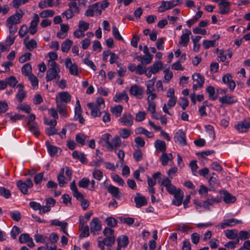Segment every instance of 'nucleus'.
Returning <instances> with one entry per match:
<instances>
[{"instance_id": "nucleus-47", "label": "nucleus", "mask_w": 250, "mask_h": 250, "mask_svg": "<svg viewBox=\"0 0 250 250\" xmlns=\"http://www.w3.org/2000/svg\"><path fill=\"white\" fill-rule=\"evenodd\" d=\"M0 195L6 199H9L11 196V193L9 189L1 187H0Z\"/></svg>"}, {"instance_id": "nucleus-40", "label": "nucleus", "mask_w": 250, "mask_h": 250, "mask_svg": "<svg viewBox=\"0 0 250 250\" xmlns=\"http://www.w3.org/2000/svg\"><path fill=\"white\" fill-rule=\"evenodd\" d=\"M54 5L53 0H43L39 2L38 6L41 9L52 7Z\"/></svg>"}, {"instance_id": "nucleus-6", "label": "nucleus", "mask_w": 250, "mask_h": 250, "mask_svg": "<svg viewBox=\"0 0 250 250\" xmlns=\"http://www.w3.org/2000/svg\"><path fill=\"white\" fill-rule=\"evenodd\" d=\"M17 186L23 194H28V189L33 187V183L31 179H27L24 182L19 180L17 182Z\"/></svg>"}, {"instance_id": "nucleus-46", "label": "nucleus", "mask_w": 250, "mask_h": 250, "mask_svg": "<svg viewBox=\"0 0 250 250\" xmlns=\"http://www.w3.org/2000/svg\"><path fill=\"white\" fill-rule=\"evenodd\" d=\"M206 91L208 94L209 99L215 100L217 98V96L215 94V89L213 86H209L207 87Z\"/></svg>"}, {"instance_id": "nucleus-35", "label": "nucleus", "mask_w": 250, "mask_h": 250, "mask_svg": "<svg viewBox=\"0 0 250 250\" xmlns=\"http://www.w3.org/2000/svg\"><path fill=\"white\" fill-rule=\"evenodd\" d=\"M173 159V156L171 153H163L161 155L160 160L162 161V164L163 166H165L168 164L169 161L172 160Z\"/></svg>"}, {"instance_id": "nucleus-30", "label": "nucleus", "mask_w": 250, "mask_h": 250, "mask_svg": "<svg viewBox=\"0 0 250 250\" xmlns=\"http://www.w3.org/2000/svg\"><path fill=\"white\" fill-rule=\"evenodd\" d=\"M64 168H62L61 169L59 174L57 176V180L59 185L61 187H63L68 182V179L66 178L64 175Z\"/></svg>"}, {"instance_id": "nucleus-53", "label": "nucleus", "mask_w": 250, "mask_h": 250, "mask_svg": "<svg viewBox=\"0 0 250 250\" xmlns=\"http://www.w3.org/2000/svg\"><path fill=\"white\" fill-rule=\"evenodd\" d=\"M28 79L31 82L32 85L33 87L36 88L38 87V80L37 78L33 74H30L28 76Z\"/></svg>"}, {"instance_id": "nucleus-25", "label": "nucleus", "mask_w": 250, "mask_h": 250, "mask_svg": "<svg viewBox=\"0 0 250 250\" xmlns=\"http://www.w3.org/2000/svg\"><path fill=\"white\" fill-rule=\"evenodd\" d=\"M176 102H177V98H170L169 99V100L168 101L167 104H164V105L163 106V107H162L163 111L165 113H166L170 116H172V114L170 112H169L168 108L174 107L176 104Z\"/></svg>"}, {"instance_id": "nucleus-50", "label": "nucleus", "mask_w": 250, "mask_h": 250, "mask_svg": "<svg viewBox=\"0 0 250 250\" xmlns=\"http://www.w3.org/2000/svg\"><path fill=\"white\" fill-rule=\"evenodd\" d=\"M112 35L115 39L118 41H123L124 40L118 29L115 26H112Z\"/></svg>"}, {"instance_id": "nucleus-27", "label": "nucleus", "mask_w": 250, "mask_h": 250, "mask_svg": "<svg viewBox=\"0 0 250 250\" xmlns=\"http://www.w3.org/2000/svg\"><path fill=\"white\" fill-rule=\"evenodd\" d=\"M230 3L226 0H224L220 3L218 4V7L220 9L219 13L224 15L228 13L229 11Z\"/></svg>"}, {"instance_id": "nucleus-59", "label": "nucleus", "mask_w": 250, "mask_h": 250, "mask_svg": "<svg viewBox=\"0 0 250 250\" xmlns=\"http://www.w3.org/2000/svg\"><path fill=\"white\" fill-rule=\"evenodd\" d=\"M29 235L27 233L21 234L19 237V241L21 244H25L30 240Z\"/></svg>"}, {"instance_id": "nucleus-2", "label": "nucleus", "mask_w": 250, "mask_h": 250, "mask_svg": "<svg viewBox=\"0 0 250 250\" xmlns=\"http://www.w3.org/2000/svg\"><path fill=\"white\" fill-rule=\"evenodd\" d=\"M101 141L104 142V146L109 151L116 149L122 144V141L120 137L116 135L112 138L111 135L107 133L102 135Z\"/></svg>"}, {"instance_id": "nucleus-8", "label": "nucleus", "mask_w": 250, "mask_h": 250, "mask_svg": "<svg viewBox=\"0 0 250 250\" xmlns=\"http://www.w3.org/2000/svg\"><path fill=\"white\" fill-rule=\"evenodd\" d=\"M129 93L138 99H142L144 95V89L143 87L135 84L130 86Z\"/></svg>"}, {"instance_id": "nucleus-45", "label": "nucleus", "mask_w": 250, "mask_h": 250, "mask_svg": "<svg viewBox=\"0 0 250 250\" xmlns=\"http://www.w3.org/2000/svg\"><path fill=\"white\" fill-rule=\"evenodd\" d=\"M226 236L229 239H234L238 236L237 230L236 229L226 230L225 231Z\"/></svg>"}, {"instance_id": "nucleus-62", "label": "nucleus", "mask_w": 250, "mask_h": 250, "mask_svg": "<svg viewBox=\"0 0 250 250\" xmlns=\"http://www.w3.org/2000/svg\"><path fill=\"white\" fill-rule=\"evenodd\" d=\"M93 177L96 180L100 181L103 177V173L99 169H95L92 173Z\"/></svg>"}, {"instance_id": "nucleus-54", "label": "nucleus", "mask_w": 250, "mask_h": 250, "mask_svg": "<svg viewBox=\"0 0 250 250\" xmlns=\"http://www.w3.org/2000/svg\"><path fill=\"white\" fill-rule=\"evenodd\" d=\"M54 15V11L52 10H43L40 14L42 18L52 17Z\"/></svg>"}, {"instance_id": "nucleus-24", "label": "nucleus", "mask_w": 250, "mask_h": 250, "mask_svg": "<svg viewBox=\"0 0 250 250\" xmlns=\"http://www.w3.org/2000/svg\"><path fill=\"white\" fill-rule=\"evenodd\" d=\"M82 109L79 100L76 102V106L75 108V116L74 118L76 120H79L80 124H83L85 121L84 119L82 116Z\"/></svg>"}, {"instance_id": "nucleus-14", "label": "nucleus", "mask_w": 250, "mask_h": 250, "mask_svg": "<svg viewBox=\"0 0 250 250\" xmlns=\"http://www.w3.org/2000/svg\"><path fill=\"white\" fill-rule=\"evenodd\" d=\"M250 127V119L245 120L235 125L234 128L240 133L247 132Z\"/></svg>"}, {"instance_id": "nucleus-11", "label": "nucleus", "mask_w": 250, "mask_h": 250, "mask_svg": "<svg viewBox=\"0 0 250 250\" xmlns=\"http://www.w3.org/2000/svg\"><path fill=\"white\" fill-rule=\"evenodd\" d=\"M222 80L224 84L227 85L230 91L232 92L234 91L236 87V84L234 81L232 80V76L230 74L227 73L224 75L222 77Z\"/></svg>"}, {"instance_id": "nucleus-55", "label": "nucleus", "mask_w": 250, "mask_h": 250, "mask_svg": "<svg viewBox=\"0 0 250 250\" xmlns=\"http://www.w3.org/2000/svg\"><path fill=\"white\" fill-rule=\"evenodd\" d=\"M5 79L7 84L12 87H15L18 83V81L17 80L16 78L13 76H11L9 78H7Z\"/></svg>"}, {"instance_id": "nucleus-57", "label": "nucleus", "mask_w": 250, "mask_h": 250, "mask_svg": "<svg viewBox=\"0 0 250 250\" xmlns=\"http://www.w3.org/2000/svg\"><path fill=\"white\" fill-rule=\"evenodd\" d=\"M250 238V234L248 231L241 230L239 232L238 238L239 240H245Z\"/></svg>"}, {"instance_id": "nucleus-61", "label": "nucleus", "mask_w": 250, "mask_h": 250, "mask_svg": "<svg viewBox=\"0 0 250 250\" xmlns=\"http://www.w3.org/2000/svg\"><path fill=\"white\" fill-rule=\"evenodd\" d=\"M165 74L164 75V81L167 83H168L173 77V73L171 71L169 70H165L164 71Z\"/></svg>"}, {"instance_id": "nucleus-60", "label": "nucleus", "mask_w": 250, "mask_h": 250, "mask_svg": "<svg viewBox=\"0 0 250 250\" xmlns=\"http://www.w3.org/2000/svg\"><path fill=\"white\" fill-rule=\"evenodd\" d=\"M205 129L206 132L208 134L209 137L214 139L215 138V133L213 127L211 125H207L205 126Z\"/></svg>"}, {"instance_id": "nucleus-31", "label": "nucleus", "mask_w": 250, "mask_h": 250, "mask_svg": "<svg viewBox=\"0 0 250 250\" xmlns=\"http://www.w3.org/2000/svg\"><path fill=\"white\" fill-rule=\"evenodd\" d=\"M154 146L157 150L162 152V153L165 152L167 148L166 143L161 140H157L155 142Z\"/></svg>"}, {"instance_id": "nucleus-36", "label": "nucleus", "mask_w": 250, "mask_h": 250, "mask_svg": "<svg viewBox=\"0 0 250 250\" xmlns=\"http://www.w3.org/2000/svg\"><path fill=\"white\" fill-rule=\"evenodd\" d=\"M163 66V64L162 62L157 61L154 62L152 65L150 66L148 69H151L153 74H155L161 70Z\"/></svg>"}, {"instance_id": "nucleus-34", "label": "nucleus", "mask_w": 250, "mask_h": 250, "mask_svg": "<svg viewBox=\"0 0 250 250\" xmlns=\"http://www.w3.org/2000/svg\"><path fill=\"white\" fill-rule=\"evenodd\" d=\"M57 108L59 113L63 116L66 117L68 116L66 112V104H61L60 102L56 104Z\"/></svg>"}, {"instance_id": "nucleus-32", "label": "nucleus", "mask_w": 250, "mask_h": 250, "mask_svg": "<svg viewBox=\"0 0 250 250\" xmlns=\"http://www.w3.org/2000/svg\"><path fill=\"white\" fill-rule=\"evenodd\" d=\"M220 200L217 198H214L212 196H208L207 200L203 203V206L206 208H209V207L212 206L215 203H219Z\"/></svg>"}, {"instance_id": "nucleus-15", "label": "nucleus", "mask_w": 250, "mask_h": 250, "mask_svg": "<svg viewBox=\"0 0 250 250\" xmlns=\"http://www.w3.org/2000/svg\"><path fill=\"white\" fill-rule=\"evenodd\" d=\"M102 229L101 221L98 218H94L90 222V231L94 235L98 234V232Z\"/></svg>"}, {"instance_id": "nucleus-26", "label": "nucleus", "mask_w": 250, "mask_h": 250, "mask_svg": "<svg viewBox=\"0 0 250 250\" xmlns=\"http://www.w3.org/2000/svg\"><path fill=\"white\" fill-rule=\"evenodd\" d=\"M134 202L137 208L145 206L147 201L145 196H141L140 193H137L134 197Z\"/></svg>"}, {"instance_id": "nucleus-16", "label": "nucleus", "mask_w": 250, "mask_h": 250, "mask_svg": "<svg viewBox=\"0 0 250 250\" xmlns=\"http://www.w3.org/2000/svg\"><path fill=\"white\" fill-rule=\"evenodd\" d=\"M174 140L175 143L181 146H185L187 145L186 135L182 129L178 130L175 133Z\"/></svg>"}, {"instance_id": "nucleus-17", "label": "nucleus", "mask_w": 250, "mask_h": 250, "mask_svg": "<svg viewBox=\"0 0 250 250\" xmlns=\"http://www.w3.org/2000/svg\"><path fill=\"white\" fill-rule=\"evenodd\" d=\"M219 101L223 104L231 105L236 103L238 100L235 96L227 94L225 95L224 96L220 97Z\"/></svg>"}, {"instance_id": "nucleus-52", "label": "nucleus", "mask_w": 250, "mask_h": 250, "mask_svg": "<svg viewBox=\"0 0 250 250\" xmlns=\"http://www.w3.org/2000/svg\"><path fill=\"white\" fill-rule=\"evenodd\" d=\"M119 135L123 139L127 138L131 134V131L129 129L126 128H122L119 131Z\"/></svg>"}, {"instance_id": "nucleus-42", "label": "nucleus", "mask_w": 250, "mask_h": 250, "mask_svg": "<svg viewBox=\"0 0 250 250\" xmlns=\"http://www.w3.org/2000/svg\"><path fill=\"white\" fill-rule=\"evenodd\" d=\"M123 110V107L121 105H117L113 107H111L110 111L116 117L120 116Z\"/></svg>"}, {"instance_id": "nucleus-12", "label": "nucleus", "mask_w": 250, "mask_h": 250, "mask_svg": "<svg viewBox=\"0 0 250 250\" xmlns=\"http://www.w3.org/2000/svg\"><path fill=\"white\" fill-rule=\"evenodd\" d=\"M192 79L195 83L193 85V89L195 91L198 88L203 86L205 81L204 77L199 73H195L192 75Z\"/></svg>"}, {"instance_id": "nucleus-1", "label": "nucleus", "mask_w": 250, "mask_h": 250, "mask_svg": "<svg viewBox=\"0 0 250 250\" xmlns=\"http://www.w3.org/2000/svg\"><path fill=\"white\" fill-rule=\"evenodd\" d=\"M161 185L165 187L167 191L170 194L174 195L172 204L176 206H179L182 203L184 197V192L180 188H177L171 184L170 180L168 178L163 179Z\"/></svg>"}, {"instance_id": "nucleus-56", "label": "nucleus", "mask_w": 250, "mask_h": 250, "mask_svg": "<svg viewBox=\"0 0 250 250\" xmlns=\"http://www.w3.org/2000/svg\"><path fill=\"white\" fill-rule=\"evenodd\" d=\"M90 180L87 178H82L79 182L78 185L80 188H87L89 185Z\"/></svg>"}, {"instance_id": "nucleus-19", "label": "nucleus", "mask_w": 250, "mask_h": 250, "mask_svg": "<svg viewBox=\"0 0 250 250\" xmlns=\"http://www.w3.org/2000/svg\"><path fill=\"white\" fill-rule=\"evenodd\" d=\"M119 122L123 125L130 126L133 123L132 116L129 113H125L119 119Z\"/></svg>"}, {"instance_id": "nucleus-3", "label": "nucleus", "mask_w": 250, "mask_h": 250, "mask_svg": "<svg viewBox=\"0 0 250 250\" xmlns=\"http://www.w3.org/2000/svg\"><path fill=\"white\" fill-rule=\"evenodd\" d=\"M49 68L46 72V82L51 81L54 80H59L60 78V65L55 62H51L50 65H48Z\"/></svg>"}, {"instance_id": "nucleus-10", "label": "nucleus", "mask_w": 250, "mask_h": 250, "mask_svg": "<svg viewBox=\"0 0 250 250\" xmlns=\"http://www.w3.org/2000/svg\"><path fill=\"white\" fill-rule=\"evenodd\" d=\"M23 15V12L21 10H19L18 11L8 18L6 21V24H15L20 23L21 19Z\"/></svg>"}, {"instance_id": "nucleus-5", "label": "nucleus", "mask_w": 250, "mask_h": 250, "mask_svg": "<svg viewBox=\"0 0 250 250\" xmlns=\"http://www.w3.org/2000/svg\"><path fill=\"white\" fill-rule=\"evenodd\" d=\"M115 237L114 236H110L106 237L104 238L98 237L97 239L98 246L100 248L101 250H105V246L107 247L112 246L115 243Z\"/></svg>"}, {"instance_id": "nucleus-64", "label": "nucleus", "mask_w": 250, "mask_h": 250, "mask_svg": "<svg viewBox=\"0 0 250 250\" xmlns=\"http://www.w3.org/2000/svg\"><path fill=\"white\" fill-rule=\"evenodd\" d=\"M32 56L31 53H26L22 55H21L19 59L20 62L23 63L27 61H29L30 60L31 57Z\"/></svg>"}, {"instance_id": "nucleus-7", "label": "nucleus", "mask_w": 250, "mask_h": 250, "mask_svg": "<svg viewBox=\"0 0 250 250\" xmlns=\"http://www.w3.org/2000/svg\"><path fill=\"white\" fill-rule=\"evenodd\" d=\"M180 3V1L179 0L162 1L160 6L158 8V11L159 13H163L179 5Z\"/></svg>"}, {"instance_id": "nucleus-20", "label": "nucleus", "mask_w": 250, "mask_h": 250, "mask_svg": "<svg viewBox=\"0 0 250 250\" xmlns=\"http://www.w3.org/2000/svg\"><path fill=\"white\" fill-rule=\"evenodd\" d=\"M191 34V32L190 30L185 29L183 31L179 44L183 46L187 47L189 41V36Z\"/></svg>"}, {"instance_id": "nucleus-44", "label": "nucleus", "mask_w": 250, "mask_h": 250, "mask_svg": "<svg viewBox=\"0 0 250 250\" xmlns=\"http://www.w3.org/2000/svg\"><path fill=\"white\" fill-rule=\"evenodd\" d=\"M88 139V137L82 133H79L76 136V141L82 146L85 145V141Z\"/></svg>"}, {"instance_id": "nucleus-13", "label": "nucleus", "mask_w": 250, "mask_h": 250, "mask_svg": "<svg viewBox=\"0 0 250 250\" xmlns=\"http://www.w3.org/2000/svg\"><path fill=\"white\" fill-rule=\"evenodd\" d=\"M71 97L67 91L61 92L58 93L56 98V104L60 102L61 104H66L71 101Z\"/></svg>"}, {"instance_id": "nucleus-18", "label": "nucleus", "mask_w": 250, "mask_h": 250, "mask_svg": "<svg viewBox=\"0 0 250 250\" xmlns=\"http://www.w3.org/2000/svg\"><path fill=\"white\" fill-rule=\"evenodd\" d=\"M40 21V18L38 14H34L33 19L30 22L28 30L30 34L34 35L37 31V26Z\"/></svg>"}, {"instance_id": "nucleus-22", "label": "nucleus", "mask_w": 250, "mask_h": 250, "mask_svg": "<svg viewBox=\"0 0 250 250\" xmlns=\"http://www.w3.org/2000/svg\"><path fill=\"white\" fill-rule=\"evenodd\" d=\"M87 107L90 110V114L93 117L96 118L101 116L102 112L100 110L101 108L98 107L96 104L89 103L87 104Z\"/></svg>"}, {"instance_id": "nucleus-4", "label": "nucleus", "mask_w": 250, "mask_h": 250, "mask_svg": "<svg viewBox=\"0 0 250 250\" xmlns=\"http://www.w3.org/2000/svg\"><path fill=\"white\" fill-rule=\"evenodd\" d=\"M156 78H153L146 82V94L147 96L146 101L147 103L153 102L152 101L157 98V94L154 92V84L156 82Z\"/></svg>"}, {"instance_id": "nucleus-51", "label": "nucleus", "mask_w": 250, "mask_h": 250, "mask_svg": "<svg viewBox=\"0 0 250 250\" xmlns=\"http://www.w3.org/2000/svg\"><path fill=\"white\" fill-rule=\"evenodd\" d=\"M89 24L83 21H80L78 24V29L84 33L89 28Z\"/></svg>"}, {"instance_id": "nucleus-9", "label": "nucleus", "mask_w": 250, "mask_h": 250, "mask_svg": "<svg viewBox=\"0 0 250 250\" xmlns=\"http://www.w3.org/2000/svg\"><path fill=\"white\" fill-rule=\"evenodd\" d=\"M64 65L66 68L69 69L70 74L74 76L79 75V68L75 63H73L71 58H67L64 60Z\"/></svg>"}, {"instance_id": "nucleus-37", "label": "nucleus", "mask_w": 250, "mask_h": 250, "mask_svg": "<svg viewBox=\"0 0 250 250\" xmlns=\"http://www.w3.org/2000/svg\"><path fill=\"white\" fill-rule=\"evenodd\" d=\"M29 130L31 131L34 136L36 137L39 136L40 134L39 127L38 125L36 123H32V124L29 125Z\"/></svg>"}, {"instance_id": "nucleus-33", "label": "nucleus", "mask_w": 250, "mask_h": 250, "mask_svg": "<svg viewBox=\"0 0 250 250\" xmlns=\"http://www.w3.org/2000/svg\"><path fill=\"white\" fill-rule=\"evenodd\" d=\"M118 250L122 247L127 246L128 244V237L125 235H122L118 238Z\"/></svg>"}, {"instance_id": "nucleus-21", "label": "nucleus", "mask_w": 250, "mask_h": 250, "mask_svg": "<svg viewBox=\"0 0 250 250\" xmlns=\"http://www.w3.org/2000/svg\"><path fill=\"white\" fill-rule=\"evenodd\" d=\"M242 223V221L240 220L231 218L224 220L223 222L220 223L218 226L220 227L221 229H225L227 227H232L236 224Z\"/></svg>"}, {"instance_id": "nucleus-58", "label": "nucleus", "mask_w": 250, "mask_h": 250, "mask_svg": "<svg viewBox=\"0 0 250 250\" xmlns=\"http://www.w3.org/2000/svg\"><path fill=\"white\" fill-rule=\"evenodd\" d=\"M10 216L15 221H19L21 219V213L17 210L12 211L10 213Z\"/></svg>"}, {"instance_id": "nucleus-41", "label": "nucleus", "mask_w": 250, "mask_h": 250, "mask_svg": "<svg viewBox=\"0 0 250 250\" xmlns=\"http://www.w3.org/2000/svg\"><path fill=\"white\" fill-rule=\"evenodd\" d=\"M128 99L129 97L125 92L117 93L114 97V101L116 102H119L123 100L127 102Z\"/></svg>"}, {"instance_id": "nucleus-63", "label": "nucleus", "mask_w": 250, "mask_h": 250, "mask_svg": "<svg viewBox=\"0 0 250 250\" xmlns=\"http://www.w3.org/2000/svg\"><path fill=\"white\" fill-rule=\"evenodd\" d=\"M20 233V228L16 226H14L10 232L11 236L13 239H16Z\"/></svg>"}, {"instance_id": "nucleus-23", "label": "nucleus", "mask_w": 250, "mask_h": 250, "mask_svg": "<svg viewBox=\"0 0 250 250\" xmlns=\"http://www.w3.org/2000/svg\"><path fill=\"white\" fill-rule=\"evenodd\" d=\"M220 194L223 201L227 204L233 203L236 201V197L226 190L221 191Z\"/></svg>"}, {"instance_id": "nucleus-43", "label": "nucleus", "mask_w": 250, "mask_h": 250, "mask_svg": "<svg viewBox=\"0 0 250 250\" xmlns=\"http://www.w3.org/2000/svg\"><path fill=\"white\" fill-rule=\"evenodd\" d=\"M21 72L23 75L28 76L32 74V66L29 63L23 65L21 68Z\"/></svg>"}, {"instance_id": "nucleus-38", "label": "nucleus", "mask_w": 250, "mask_h": 250, "mask_svg": "<svg viewBox=\"0 0 250 250\" xmlns=\"http://www.w3.org/2000/svg\"><path fill=\"white\" fill-rule=\"evenodd\" d=\"M27 37L24 41V43L26 47L30 51H32L34 49L37 47V43L36 41L34 39H32L29 41L27 42L26 40Z\"/></svg>"}, {"instance_id": "nucleus-48", "label": "nucleus", "mask_w": 250, "mask_h": 250, "mask_svg": "<svg viewBox=\"0 0 250 250\" xmlns=\"http://www.w3.org/2000/svg\"><path fill=\"white\" fill-rule=\"evenodd\" d=\"M217 45L215 40H204L203 42V46L205 49L215 47Z\"/></svg>"}, {"instance_id": "nucleus-39", "label": "nucleus", "mask_w": 250, "mask_h": 250, "mask_svg": "<svg viewBox=\"0 0 250 250\" xmlns=\"http://www.w3.org/2000/svg\"><path fill=\"white\" fill-rule=\"evenodd\" d=\"M73 44L72 41L69 39H66L64 41L61 46V50L63 52H68Z\"/></svg>"}, {"instance_id": "nucleus-28", "label": "nucleus", "mask_w": 250, "mask_h": 250, "mask_svg": "<svg viewBox=\"0 0 250 250\" xmlns=\"http://www.w3.org/2000/svg\"><path fill=\"white\" fill-rule=\"evenodd\" d=\"M79 228L82 230L81 233L80 235V237H86L89 235V229L88 226H85V222L83 221L82 219L80 220Z\"/></svg>"}, {"instance_id": "nucleus-49", "label": "nucleus", "mask_w": 250, "mask_h": 250, "mask_svg": "<svg viewBox=\"0 0 250 250\" xmlns=\"http://www.w3.org/2000/svg\"><path fill=\"white\" fill-rule=\"evenodd\" d=\"M46 145L49 154L51 156H54L57 152V147L51 145L49 142H46Z\"/></svg>"}, {"instance_id": "nucleus-29", "label": "nucleus", "mask_w": 250, "mask_h": 250, "mask_svg": "<svg viewBox=\"0 0 250 250\" xmlns=\"http://www.w3.org/2000/svg\"><path fill=\"white\" fill-rule=\"evenodd\" d=\"M106 188L107 191L110 193L113 197L117 199H119L121 197L122 193L119 191L118 188L110 185Z\"/></svg>"}]
</instances>
